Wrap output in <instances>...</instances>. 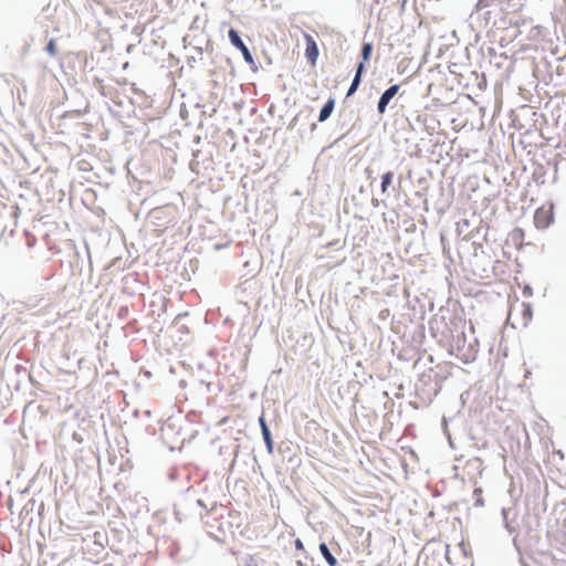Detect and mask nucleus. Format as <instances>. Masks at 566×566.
I'll return each mask as SVG.
<instances>
[{"mask_svg": "<svg viewBox=\"0 0 566 566\" xmlns=\"http://www.w3.org/2000/svg\"><path fill=\"white\" fill-rule=\"evenodd\" d=\"M537 182L544 184V180H539L538 178H535Z\"/></svg>", "mask_w": 566, "mask_h": 566, "instance_id": "c03bdc74", "label": "nucleus"}, {"mask_svg": "<svg viewBox=\"0 0 566 566\" xmlns=\"http://www.w3.org/2000/svg\"><path fill=\"white\" fill-rule=\"evenodd\" d=\"M317 129V124L316 123H312L311 124V127H310V130L313 133Z\"/></svg>", "mask_w": 566, "mask_h": 566, "instance_id": "c9c22d12", "label": "nucleus"}, {"mask_svg": "<svg viewBox=\"0 0 566 566\" xmlns=\"http://www.w3.org/2000/svg\"><path fill=\"white\" fill-rule=\"evenodd\" d=\"M244 566H259V562L255 557L249 556L248 559L245 560Z\"/></svg>", "mask_w": 566, "mask_h": 566, "instance_id": "a878e982", "label": "nucleus"}, {"mask_svg": "<svg viewBox=\"0 0 566 566\" xmlns=\"http://www.w3.org/2000/svg\"><path fill=\"white\" fill-rule=\"evenodd\" d=\"M365 174L367 179L370 180V182H374L376 180V178L373 176V170L370 168H366Z\"/></svg>", "mask_w": 566, "mask_h": 566, "instance_id": "c85d7f7f", "label": "nucleus"}, {"mask_svg": "<svg viewBox=\"0 0 566 566\" xmlns=\"http://www.w3.org/2000/svg\"><path fill=\"white\" fill-rule=\"evenodd\" d=\"M336 101L334 97H328L327 101L323 104L318 113V122H326L333 114L335 109Z\"/></svg>", "mask_w": 566, "mask_h": 566, "instance_id": "1a4fd4ad", "label": "nucleus"}, {"mask_svg": "<svg viewBox=\"0 0 566 566\" xmlns=\"http://www.w3.org/2000/svg\"><path fill=\"white\" fill-rule=\"evenodd\" d=\"M507 510L506 509H502V515H503V521H504V524H505V527L507 528V531L510 533H512L514 530L510 527L509 525V522H507Z\"/></svg>", "mask_w": 566, "mask_h": 566, "instance_id": "393cba45", "label": "nucleus"}, {"mask_svg": "<svg viewBox=\"0 0 566 566\" xmlns=\"http://www.w3.org/2000/svg\"><path fill=\"white\" fill-rule=\"evenodd\" d=\"M298 566H306L302 560H297Z\"/></svg>", "mask_w": 566, "mask_h": 566, "instance_id": "a19ab883", "label": "nucleus"}, {"mask_svg": "<svg viewBox=\"0 0 566 566\" xmlns=\"http://www.w3.org/2000/svg\"><path fill=\"white\" fill-rule=\"evenodd\" d=\"M169 556L177 560V562H182L184 559H178V554L180 552V546L177 542H172L170 545H169Z\"/></svg>", "mask_w": 566, "mask_h": 566, "instance_id": "dca6fc26", "label": "nucleus"}, {"mask_svg": "<svg viewBox=\"0 0 566 566\" xmlns=\"http://www.w3.org/2000/svg\"><path fill=\"white\" fill-rule=\"evenodd\" d=\"M479 353L476 339L473 343H469L464 348L459 347V353H455V357L463 364H470L476 359Z\"/></svg>", "mask_w": 566, "mask_h": 566, "instance_id": "39448f33", "label": "nucleus"}, {"mask_svg": "<svg viewBox=\"0 0 566 566\" xmlns=\"http://www.w3.org/2000/svg\"><path fill=\"white\" fill-rule=\"evenodd\" d=\"M371 205H373L375 208H377V207H379L380 201H379L377 198H373V199H371Z\"/></svg>", "mask_w": 566, "mask_h": 566, "instance_id": "72a5a7b5", "label": "nucleus"}, {"mask_svg": "<svg viewBox=\"0 0 566 566\" xmlns=\"http://www.w3.org/2000/svg\"><path fill=\"white\" fill-rule=\"evenodd\" d=\"M228 38L230 43L242 53L243 59H251L252 53L242 40L241 33L237 29L230 28L228 31Z\"/></svg>", "mask_w": 566, "mask_h": 566, "instance_id": "20e7f679", "label": "nucleus"}, {"mask_svg": "<svg viewBox=\"0 0 566 566\" xmlns=\"http://www.w3.org/2000/svg\"><path fill=\"white\" fill-rule=\"evenodd\" d=\"M366 63L365 61H359L355 69V76L363 80V76L366 72Z\"/></svg>", "mask_w": 566, "mask_h": 566, "instance_id": "6ab92c4d", "label": "nucleus"}, {"mask_svg": "<svg viewBox=\"0 0 566 566\" xmlns=\"http://www.w3.org/2000/svg\"><path fill=\"white\" fill-rule=\"evenodd\" d=\"M294 545H295V549H296V551L302 552V553L304 554V557H305V558L310 559L312 563L314 562V558H313V557L307 556V554H306V552H305V547H304V544H303L302 539L296 538V539L294 541Z\"/></svg>", "mask_w": 566, "mask_h": 566, "instance_id": "412c9836", "label": "nucleus"}, {"mask_svg": "<svg viewBox=\"0 0 566 566\" xmlns=\"http://www.w3.org/2000/svg\"><path fill=\"white\" fill-rule=\"evenodd\" d=\"M467 345V339L464 333H460L457 336H453L452 342L449 347V354L455 356V353H459V347L464 348Z\"/></svg>", "mask_w": 566, "mask_h": 566, "instance_id": "f8f14e48", "label": "nucleus"}, {"mask_svg": "<svg viewBox=\"0 0 566 566\" xmlns=\"http://www.w3.org/2000/svg\"><path fill=\"white\" fill-rule=\"evenodd\" d=\"M394 179H395V174L391 170H388L381 175V180H380L381 195L389 196L390 187L392 188L394 191L396 190V188L394 186Z\"/></svg>", "mask_w": 566, "mask_h": 566, "instance_id": "9d476101", "label": "nucleus"}, {"mask_svg": "<svg viewBox=\"0 0 566 566\" xmlns=\"http://www.w3.org/2000/svg\"><path fill=\"white\" fill-rule=\"evenodd\" d=\"M399 84H392L381 93L377 103V112L379 115H384L387 112L388 105L394 99V97L399 93Z\"/></svg>", "mask_w": 566, "mask_h": 566, "instance_id": "7ed1b4c3", "label": "nucleus"}, {"mask_svg": "<svg viewBox=\"0 0 566 566\" xmlns=\"http://www.w3.org/2000/svg\"><path fill=\"white\" fill-rule=\"evenodd\" d=\"M49 10H50V4L45 6V7L42 9V11H43V12H48Z\"/></svg>", "mask_w": 566, "mask_h": 566, "instance_id": "ea45409f", "label": "nucleus"}, {"mask_svg": "<svg viewBox=\"0 0 566 566\" xmlns=\"http://www.w3.org/2000/svg\"><path fill=\"white\" fill-rule=\"evenodd\" d=\"M520 564L521 566H530V564L523 558V556H520Z\"/></svg>", "mask_w": 566, "mask_h": 566, "instance_id": "f704fd0d", "label": "nucleus"}, {"mask_svg": "<svg viewBox=\"0 0 566 566\" xmlns=\"http://www.w3.org/2000/svg\"><path fill=\"white\" fill-rule=\"evenodd\" d=\"M565 527H566V520H565Z\"/></svg>", "mask_w": 566, "mask_h": 566, "instance_id": "a18cd8bd", "label": "nucleus"}, {"mask_svg": "<svg viewBox=\"0 0 566 566\" xmlns=\"http://www.w3.org/2000/svg\"><path fill=\"white\" fill-rule=\"evenodd\" d=\"M244 61L250 65V69L252 72H258L259 66L256 65V63L253 59V54H251L250 61H249V59H244Z\"/></svg>", "mask_w": 566, "mask_h": 566, "instance_id": "5701e85b", "label": "nucleus"}, {"mask_svg": "<svg viewBox=\"0 0 566 566\" xmlns=\"http://www.w3.org/2000/svg\"><path fill=\"white\" fill-rule=\"evenodd\" d=\"M358 117H355V109L343 104V107L338 112L337 127L340 130H345L338 138V140L345 138L357 125Z\"/></svg>", "mask_w": 566, "mask_h": 566, "instance_id": "f03ea898", "label": "nucleus"}, {"mask_svg": "<svg viewBox=\"0 0 566 566\" xmlns=\"http://www.w3.org/2000/svg\"><path fill=\"white\" fill-rule=\"evenodd\" d=\"M223 449H224L223 447H220V449H219L220 454H223V453H224V450H223Z\"/></svg>", "mask_w": 566, "mask_h": 566, "instance_id": "79ce46f5", "label": "nucleus"}, {"mask_svg": "<svg viewBox=\"0 0 566 566\" xmlns=\"http://www.w3.org/2000/svg\"><path fill=\"white\" fill-rule=\"evenodd\" d=\"M265 62H266L268 65L272 64V60L269 56L265 57Z\"/></svg>", "mask_w": 566, "mask_h": 566, "instance_id": "58836bf2", "label": "nucleus"}, {"mask_svg": "<svg viewBox=\"0 0 566 566\" xmlns=\"http://www.w3.org/2000/svg\"><path fill=\"white\" fill-rule=\"evenodd\" d=\"M45 52L50 54L52 57L56 56L57 49L54 39H50L44 48Z\"/></svg>", "mask_w": 566, "mask_h": 566, "instance_id": "f3484780", "label": "nucleus"}, {"mask_svg": "<svg viewBox=\"0 0 566 566\" xmlns=\"http://www.w3.org/2000/svg\"><path fill=\"white\" fill-rule=\"evenodd\" d=\"M473 496H474V506H483L484 505V500L482 497V489L481 488L474 489Z\"/></svg>", "mask_w": 566, "mask_h": 566, "instance_id": "a211bd4d", "label": "nucleus"}, {"mask_svg": "<svg viewBox=\"0 0 566 566\" xmlns=\"http://www.w3.org/2000/svg\"><path fill=\"white\" fill-rule=\"evenodd\" d=\"M196 503L198 506L209 512L207 504L202 500L198 499Z\"/></svg>", "mask_w": 566, "mask_h": 566, "instance_id": "c756f323", "label": "nucleus"}, {"mask_svg": "<svg viewBox=\"0 0 566 566\" xmlns=\"http://www.w3.org/2000/svg\"><path fill=\"white\" fill-rule=\"evenodd\" d=\"M522 316L524 319L530 321L533 318V307L531 303H522Z\"/></svg>", "mask_w": 566, "mask_h": 566, "instance_id": "2eb2a0df", "label": "nucleus"}, {"mask_svg": "<svg viewBox=\"0 0 566 566\" xmlns=\"http://www.w3.org/2000/svg\"><path fill=\"white\" fill-rule=\"evenodd\" d=\"M524 23H525V21H524V20H522V21L516 20V21L513 23V25H514V27H520V25H522V24H524Z\"/></svg>", "mask_w": 566, "mask_h": 566, "instance_id": "e433bc0d", "label": "nucleus"}, {"mask_svg": "<svg viewBox=\"0 0 566 566\" xmlns=\"http://www.w3.org/2000/svg\"><path fill=\"white\" fill-rule=\"evenodd\" d=\"M195 61H196V60H195V57H191V59L188 61V63L190 64L191 62H195Z\"/></svg>", "mask_w": 566, "mask_h": 566, "instance_id": "37998d69", "label": "nucleus"}, {"mask_svg": "<svg viewBox=\"0 0 566 566\" xmlns=\"http://www.w3.org/2000/svg\"><path fill=\"white\" fill-rule=\"evenodd\" d=\"M201 384H203L206 386L207 391H209V392L213 391V386L214 385L212 382H203L202 381Z\"/></svg>", "mask_w": 566, "mask_h": 566, "instance_id": "473e14b6", "label": "nucleus"}, {"mask_svg": "<svg viewBox=\"0 0 566 566\" xmlns=\"http://www.w3.org/2000/svg\"><path fill=\"white\" fill-rule=\"evenodd\" d=\"M258 422H259V426L261 429V434H262V438H263V441H264V444L266 448V452L269 454H272L274 452V441H273L271 429L265 420L264 413H262L259 417Z\"/></svg>", "mask_w": 566, "mask_h": 566, "instance_id": "0eeeda50", "label": "nucleus"}, {"mask_svg": "<svg viewBox=\"0 0 566 566\" xmlns=\"http://www.w3.org/2000/svg\"><path fill=\"white\" fill-rule=\"evenodd\" d=\"M53 276H54L53 272H50L48 275L43 276L44 283H41L42 290H49L50 289L48 283L53 279Z\"/></svg>", "mask_w": 566, "mask_h": 566, "instance_id": "4be33fe9", "label": "nucleus"}, {"mask_svg": "<svg viewBox=\"0 0 566 566\" xmlns=\"http://www.w3.org/2000/svg\"><path fill=\"white\" fill-rule=\"evenodd\" d=\"M440 390L441 379L437 375L422 374L416 384V394L426 403H430Z\"/></svg>", "mask_w": 566, "mask_h": 566, "instance_id": "f257e3e1", "label": "nucleus"}, {"mask_svg": "<svg viewBox=\"0 0 566 566\" xmlns=\"http://www.w3.org/2000/svg\"><path fill=\"white\" fill-rule=\"evenodd\" d=\"M374 45L371 42H364L360 48V61L368 62L371 57Z\"/></svg>", "mask_w": 566, "mask_h": 566, "instance_id": "ddd939ff", "label": "nucleus"}, {"mask_svg": "<svg viewBox=\"0 0 566 566\" xmlns=\"http://www.w3.org/2000/svg\"><path fill=\"white\" fill-rule=\"evenodd\" d=\"M360 84H361V78L356 77L354 75V77L352 80V83H350V85H349V87H348V90L346 92V96H345V99H344L343 104H346L347 99L357 92V90L359 88Z\"/></svg>", "mask_w": 566, "mask_h": 566, "instance_id": "4468645a", "label": "nucleus"}, {"mask_svg": "<svg viewBox=\"0 0 566 566\" xmlns=\"http://www.w3.org/2000/svg\"><path fill=\"white\" fill-rule=\"evenodd\" d=\"M187 316H188V314L186 313V314H184V315H178V316L175 318L174 323H175V325L178 327V331H179V332L188 333V328H187V326H186V325H184V324H180V322L182 321V318H184V317H187Z\"/></svg>", "mask_w": 566, "mask_h": 566, "instance_id": "aec40b11", "label": "nucleus"}, {"mask_svg": "<svg viewBox=\"0 0 566 566\" xmlns=\"http://www.w3.org/2000/svg\"><path fill=\"white\" fill-rule=\"evenodd\" d=\"M389 316V310H382L380 313H379V317L381 319H386L387 317Z\"/></svg>", "mask_w": 566, "mask_h": 566, "instance_id": "7c9ffc66", "label": "nucleus"}, {"mask_svg": "<svg viewBox=\"0 0 566 566\" xmlns=\"http://www.w3.org/2000/svg\"><path fill=\"white\" fill-rule=\"evenodd\" d=\"M522 294L525 297H531L533 295V287L530 284H525L522 290Z\"/></svg>", "mask_w": 566, "mask_h": 566, "instance_id": "b1692460", "label": "nucleus"}, {"mask_svg": "<svg viewBox=\"0 0 566 566\" xmlns=\"http://www.w3.org/2000/svg\"><path fill=\"white\" fill-rule=\"evenodd\" d=\"M318 551H319L322 557L328 564V566H337L338 565L337 558L333 555L328 545L325 542L319 543Z\"/></svg>", "mask_w": 566, "mask_h": 566, "instance_id": "9b49d317", "label": "nucleus"}, {"mask_svg": "<svg viewBox=\"0 0 566 566\" xmlns=\"http://www.w3.org/2000/svg\"><path fill=\"white\" fill-rule=\"evenodd\" d=\"M513 543H514V546H515V548L517 549V552L521 554V548H520V546H518V544H517L516 538H514V539H513Z\"/></svg>", "mask_w": 566, "mask_h": 566, "instance_id": "4c0bfd02", "label": "nucleus"}, {"mask_svg": "<svg viewBox=\"0 0 566 566\" xmlns=\"http://www.w3.org/2000/svg\"><path fill=\"white\" fill-rule=\"evenodd\" d=\"M239 449H240V446H239V444H234V446H233V450H232V452H233V454H234V458H233V460H232V462H231V464H230V469H232V468H233V465H234V463H235V459H237V457H238Z\"/></svg>", "mask_w": 566, "mask_h": 566, "instance_id": "cd10ccee", "label": "nucleus"}, {"mask_svg": "<svg viewBox=\"0 0 566 566\" xmlns=\"http://www.w3.org/2000/svg\"><path fill=\"white\" fill-rule=\"evenodd\" d=\"M305 57L311 65H315L319 55L316 41L310 34H305Z\"/></svg>", "mask_w": 566, "mask_h": 566, "instance_id": "6e6552de", "label": "nucleus"}, {"mask_svg": "<svg viewBox=\"0 0 566 566\" xmlns=\"http://www.w3.org/2000/svg\"><path fill=\"white\" fill-rule=\"evenodd\" d=\"M554 222V212L552 208H538L534 214V223L538 229H546Z\"/></svg>", "mask_w": 566, "mask_h": 566, "instance_id": "423d86ee", "label": "nucleus"}, {"mask_svg": "<svg viewBox=\"0 0 566 566\" xmlns=\"http://www.w3.org/2000/svg\"><path fill=\"white\" fill-rule=\"evenodd\" d=\"M300 115H296L289 125V129H293L298 120Z\"/></svg>", "mask_w": 566, "mask_h": 566, "instance_id": "2f4dec72", "label": "nucleus"}, {"mask_svg": "<svg viewBox=\"0 0 566 566\" xmlns=\"http://www.w3.org/2000/svg\"><path fill=\"white\" fill-rule=\"evenodd\" d=\"M407 223H408V226L406 227L405 231H406L407 233H413V232H416V230H417V226H416V223H415V222H412V221H409V222H407Z\"/></svg>", "mask_w": 566, "mask_h": 566, "instance_id": "bb28decb", "label": "nucleus"}]
</instances>
